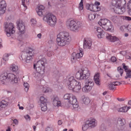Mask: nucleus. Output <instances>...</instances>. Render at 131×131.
I'll list each match as a JSON object with an SVG mask.
<instances>
[{
    "label": "nucleus",
    "instance_id": "f257e3e1",
    "mask_svg": "<svg viewBox=\"0 0 131 131\" xmlns=\"http://www.w3.org/2000/svg\"><path fill=\"white\" fill-rule=\"evenodd\" d=\"M56 40L58 46H63L71 41V38L68 32H61L57 35Z\"/></svg>",
    "mask_w": 131,
    "mask_h": 131
},
{
    "label": "nucleus",
    "instance_id": "f03ea898",
    "mask_svg": "<svg viewBox=\"0 0 131 131\" xmlns=\"http://www.w3.org/2000/svg\"><path fill=\"white\" fill-rule=\"evenodd\" d=\"M65 100H68V103L73 108H77L79 107L78 102L76 96L71 93H67L64 96Z\"/></svg>",
    "mask_w": 131,
    "mask_h": 131
},
{
    "label": "nucleus",
    "instance_id": "7ed1b4c3",
    "mask_svg": "<svg viewBox=\"0 0 131 131\" xmlns=\"http://www.w3.org/2000/svg\"><path fill=\"white\" fill-rule=\"evenodd\" d=\"M67 25L70 30L75 32L78 31L81 28L80 23L73 20H68L67 22Z\"/></svg>",
    "mask_w": 131,
    "mask_h": 131
},
{
    "label": "nucleus",
    "instance_id": "20e7f679",
    "mask_svg": "<svg viewBox=\"0 0 131 131\" xmlns=\"http://www.w3.org/2000/svg\"><path fill=\"white\" fill-rule=\"evenodd\" d=\"M90 72L89 69L85 68L83 70L79 71L76 73L75 77L78 79L82 80L86 79L85 80L88 79L90 75Z\"/></svg>",
    "mask_w": 131,
    "mask_h": 131
},
{
    "label": "nucleus",
    "instance_id": "39448f33",
    "mask_svg": "<svg viewBox=\"0 0 131 131\" xmlns=\"http://www.w3.org/2000/svg\"><path fill=\"white\" fill-rule=\"evenodd\" d=\"M98 24L105 30L112 31L113 29L111 22L107 19H101L98 22Z\"/></svg>",
    "mask_w": 131,
    "mask_h": 131
},
{
    "label": "nucleus",
    "instance_id": "423d86ee",
    "mask_svg": "<svg viewBox=\"0 0 131 131\" xmlns=\"http://www.w3.org/2000/svg\"><path fill=\"white\" fill-rule=\"evenodd\" d=\"M56 17L51 14L49 13L43 18V20L46 21L48 25L51 27H54L56 23Z\"/></svg>",
    "mask_w": 131,
    "mask_h": 131
},
{
    "label": "nucleus",
    "instance_id": "0eeeda50",
    "mask_svg": "<svg viewBox=\"0 0 131 131\" xmlns=\"http://www.w3.org/2000/svg\"><path fill=\"white\" fill-rule=\"evenodd\" d=\"M46 59L42 58L37 62L36 64L37 67L36 69L37 72L41 73V74H44L45 73V64L46 62Z\"/></svg>",
    "mask_w": 131,
    "mask_h": 131
},
{
    "label": "nucleus",
    "instance_id": "6e6552de",
    "mask_svg": "<svg viewBox=\"0 0 131 131\" xmlns=\"http://www.w3.org/2000/svg\"><path fill=\"white\" fill-rule=\"evenodd\" d=\"M85 85L82 88V91L84 92H88L91 90L92 87L90 85L93 84L92 80L89 78L85 81Z\"/></svg>",
    "mask_w": 131,
    "mask_h": 131
},
{
    "label": "nucleus",
    "instance_id": "1a4fd4ad",
    "mask_svg": "<svg viewBox=\"0 0 131 131\" xmlns=\"http://www.w3.org/2000/svg\"><path fill=\"white\" fill-rule=\"evenodd\" d=\"M14 25L12 23H9L8 25L5 26V30L8 37H10L15 32L14 29Z\"/></svg>",
    "mask_w": 131,
    "mask_h": 131
},
{
    "label": "nucleus",
    "instance_id": "9d476101",
    "mask_svg": "<svg viewBox=\"0 0 131 131\" xmlns=\"http://www.w3.org/2000/svg\"><path fill=\"white\" fill-rule=\"evenodd\" d=\"M78 82L74 78L73 76H71L68 79L67 83V85L68 88L70 90H71L73 89V88Z\"/></svg>",
    "mask_w": 131,
    "mask_h": 131
},
{
    "label": "nucleus",
    "instance_id": "9b49d317",
    "mask_svg": "<svg viewBox=\"0 0 131 131\" xmlns=\"http://www.w3.org/2000/svg\"><path fill=\"white\" fill-rule=\"evenodd\" d=\"M83 52L82 50H80L79 53H76L73 52L72 54L71 57V61L73 62H75L77 59L81 58L83 56Z\"/></svg>",
    "mask_w": 131,
    "mask_h": 131
},
{
    "label": "nucleus",
    "instance_id": "f8f14e48",
    "mask_svg": "<svg viewBox=\"0 0 131 131\" xmlns=\"http://www.w3.org/2000/svg\"><path fill=\"white\" fill-rule=\"evenodd\" d=\"M126 3L125 0H112V4L115 7H121Z\"/></svg>",
    "mask_w": 131,
    "mask_h": 131
},
{
    "label": "nucleus",
    "instance_id": "ddd939ff",
    "mask_svg": "<svg viewBox=\"0 0 131 131\" xmlns=\"http://www.w3.org/2000/svg\"><path fill=\"white\" fill-rule=\"evenodd\" d=\"M17 28L21 33H24L25 31V26L23 21L21 20L17 21L16 22Z\"/></svg>",
    "mask_w": 131,
    "mask_h": 131
},
{
    "label": "nucleus",
    "instance_id": "4468645a",
    "mask_svg": "<svg viewBox=\"0 0 131 131\" xmlns=\"http://www.w3.org/2000/svg\"><path fill=\"white\" fill-rule=\"evenodd\" d=\"M7 78L9 81L12 83H17L18 80L17 78L14 74L12 73L7 74Z\"/></svg>",
    "mask_w": 131,
    "mask_h": 131
},
{
    "label": "nucleus",
    "instance_id": "2eb2a0df",
    "mask_svg": "<svg viewBox=\"0 0 131 131\" xmlns=\"http://www.w3.org/2000/svg\"><path fill=\"white\" fill-rule=\"evenodd\" d=\"M6 6V4L5 1L2 0L0 2V15L5 13Z\"/></svg>",
    "mask_w": 131,
    "mask_h": 131
},
{
    "label": "nucleus",
    "instance_id": "dca6fc26",
    "mask_svg": "<svg viewBox=\"0 0 131 131\" xmlns=\"http://www.w3.org/2000/svg\"><path fill=\"white\" fill-rule=\"evenodd\" d=\"M90 127L92 128L95 127L97 125V121L94 119L91 118L86 122Z\"/></svg>",
    "mask_w": 131,
    "mask_h": 131
},
{
    "label": "nucleus",
    "instance_id": "f3484780",
    "mask_svg": "<svg viewBox=\"0 0 131 131\" xmlns=\"http://www.w3.org/2000/svg\"><path fill=\"white\" fill-rule=\"evenodd\" d=\"M113 10L116 13L118 14H122L125 12V9L124 7L122 8L121 7H115L113 8Z\"/></svg>",
    "mask_w": 131,
    "mask_h": 131
},
{
    "label": "nucleus",
    "instance_id": "a211bd4d",
    "mask_svg": "<svg viewBox=\"0 0 131 131\" xmlns=\"http://www.w3.org/2000/svg\"><path fill=\"white\" fill-rule=\"evenodd\" d=\"M7 74L4 73L2 74L0 76V82L2 84H4L8 80Z\"/></svg>",
    "mask_w": 131,
    "mask_h": 131
},
{
    "label": "nucleus",
    "instance_id": "6ab92c4d",
    "mask_svg": "<svg viewBox=\"0 0 131 131\" xmlns=\"http://www.w3.org/2000/svg\"><path fill=\"white\" fill-rule=\"evenodd\" d=\"M96 31L99 34L97 36L99 38H102L104 37L106 33L100 27H97L96 28Z\"/></svg>",
    "mask_w": 131,
    "mask_h": 131
},
{
    "label": "nucleus",
    "instance_id": "aec40b11",
    "mask_svg": "<svg viewBox=\"0 0 131 131\" xmlns=\"http://www.w3.org/2000/svg\"><path fill=\"white\" fill-rule=\"evenodd\" d=\"M77 83L75 84L73 88V89H71L73 91L76 92H79L81 88L80 82L78 81Z\"/></svg>",
    "mask_w": 131,
    "mask_h": 131
},
{
    "label": "nucleus",
    "instance_id": "412c9836",
    "mask_svg": "<svg viewBox=\"0 0 131 131\" xmlns=\"http://www.w3.org/2000/svg\"><path fill=\"white\" fill-rule=\"evenodd\" d=\"M52 99L53 100L52 103L54 106H59L61 105V102L59 100V99L58 97H54Z\"/></svg>",
    "mask_w": 131,
    "mask_h": 131
},
{
    "label": "nucleus",
    "instance_id": "4be33fe9",
    "mask_svg": "<svg viewBox=\"0 0 131 131\" xmlns=\"http://www.w3.org/2000/svg\"><path fill=\"white\" fill-rule=\"evenodd\" d=\"M106 38L110 41L114 42L117 40L118 39L115 36H112L108 34H106Z\"/></svg>",
    "mask_w": 131,
    "mask_h": 131
},
{
    "label": "nucleus",
    "instance_id": "5701e85b",
    "mask_svg": "<svg viewBox=\"0 0 131 131\" xmlns=\"http://www.w3.org/2000/svg\"><path fill=\"white\" fill-rule=\"evenodd\" d=\"M92 45L91 41L89 40H84V47L88 49H89Z\"/></svg>",
    "mask_w": 131,
    "mask_h": 131
},
{
    "label": "nucleus",
    "instance_id": "b1692460",
    "mask_svg": "<svg viewBox=\"0 0 131 131\" xmlns=\"http://www.w3.org/2000/svg\"><path fill=\"white\" fill-rule=\"evenodd\" d=\"M33 55H29L28 56H26L25 58H23L22 57V55L21 56V58H20V59L21 60H25V61L27 62H29L32 59V57L33 56Z\"/></svg>",
    "mask_w": 131,
    "mask_h": 131
},
{
    "label": "nucleus",
    "instance_id": "393cba45",
    "mask_svg": "<svg viewBox=\"0 0 131 131\" xmlns=\"http://www.w3.org/2000/svg\"><path fill=\"white\" fill-rule=\"evenodd\" d=\"M94 80L95 83L98 85L100 84V79L99 78V73H97L94 77Z\"/></svg>",
    "mask_w": 131,
    "mask_h": 131
},
{
    "label": "nucleus",
    "instance_id": "a878e982",
    "mask_svg": "<svg viewBox=\"0 0 131 131\" xmlns=\"http://www.w3.org/2000/svg\"><path fill=\"white\" fill-rule=\"evenodd\" d=\"M33 50L32 49L30 48L28 50H27L26 52L22 54V57L25 58L26 56H28L29 55H31L34 56V54L32 53Z\"/></svg>",
    "mask_w": 131,
    "mask_h": 131
},
{
    "label": "nucleus",
    "instance_id": "bb28decb",
    "mask_svg": "<svg viewBox=\"0 0 131 131\" xmlns=\"http://www.w3.org/2000/svg\"><path fill=\"white\" fill-rule=\"evenodd\" d=\"M82 99L83 103L85 105H88L90 102V100L89 99L88 97H85L84 96H82Z\"/></svg>",
    "mask_w": 131,
    "mask_h": 131
},
{
    "label": "nucleus",
    "instance_id": "cd10ccee",
    "mask_svg": "<svg viewBox=\"0 0 131 131\" xmlns=\"http://www.w3.org/2000/svg\"><path fill=\"white\" fill-rule=\"evenodd\" d=\"M110 19V20L114 23H116L119 20V16L113 15L111 16Z\"/></svg>",
    "mask_w": 131,
    "mask_h": 131
},
{
    "label": "nucleus",
    "instance_id": "c85d7f7f",
    "mask_svg": "<svg viewBox=\"0 0 131 131\" xmlns=\"http://www.w3.org/2000/svg\"><path fill=\"white\" fill-rule=\"evenodd\" d=\"M8 103L5 100H2L0 102V108H5L8 105Z\"/></svg>",
    "mask_w": 131,
    "mask_h": 131
},
{
    "label": "nucleus",
    "instance_id": "c756f323",
    "mask_svg": "<svg viewBox=\"0 0 131 131\" xmlns=\"http://www.w3.org/2000/svg\"><path fill=\"white\" fill-rule=\"evenodd\" d=\"M117 124L119 123L121 126H123L125 124V120L123 118L118 117L117 119Z\"/></svg>",
    "mask_w": 131,
    "mask_h": 131
},
{
    "label": "nucleus",
    "instance_id": "7c9ffc66",
    "mask_svg": "<svg viewBox=\"0 0 131 131\" xmlns=\"http://www.w3.org/2000/svg\"><path fill=\"white\" fill-rule=\"evenodd\" d=\"M18 68L17 65L12 64L10 66V69L13 72H16L18 70Z\"/></svg>",
    "mask_w": 131,
    "mask_h": 131
},
{
    "label": "nucleus",
    "instance_id": "2f4dec72",
    "mask_svg": "<svg viewBox=\"0 0 131 131\" xmlns=\"http://www.w3.org/2000/svg\"><path fill=\"white\" fill-rule=\"evenodd\" d=\"M130 108V107L129 106L127 107L126 106L120 108L118 109V111L119 112H126Z\"/></svg>",
    "mask_w": 131,
    "mask_h": 131
},
{
    "label": "nucleus",
    "instance_id": "473e14b6",
    "mask_svg": "<svg viewBox=\"0 0 131 131\" xmlns=\"http://www.w3.org/2000/svg\"><path fill=\"white\" fill-rule=\"evenodd\" d=\"M40 100L41 102V105L42 106L46 103L47 100L45 98L41 96L40 97Z\"/></svg>",
    "mask_w": 131,
    "mask_h": 131
},
{
    "label": "nucleus",
    "instance_id": "72a5a7b5",
    "mask_svg": "<svg viewBox=\"0 0 131 131\" xmlns=\"http://www.w3.org/2000/svg\"><path fill=\"white\" fill-rule=\"evenodd\" d=\"M89 128H90V127L88 124H87V123L86 122V123L83 125L82 127V129L83 130L85 131Z\"/></svg>",
    "mask_w": 131,
    "mask_h": 131
},
{
    "label": "nucleus",
    "instance_id": "f704fd0d",
    "mask_svg": "<svg viewBox=\"0 0 131 131\" xmlns=\"http://www.w3.org/2000/svg\"><path fill=\"white\" fill-rule=\"evenodd\" d=\"M93 6V4H89V3H88L86 4V7L88 10H89L90 11H92Z\"/></svg>",
    "mask_w": 131,
    "mask_h": 131
},
{
    "label": "nucleus",
    "instance_id": "c9c22d12",
    "mask_svg": "<svg viewBox=\"0 0 131 131\" xmlns=\"http://www.w3.org/2000/svg\"><path fill=\"white\" fill-rule=\"evenodd\" d=\"M43 92L46 93L49 91H51V90L50 88L46 86L45 85L43 87V89L42 90Z\"/></svg>",
    "mask_w": 131,
    "mask_h": 131
},
{
    "label": "nucleus",
    "instance_id": "e433bc0d",
    "mask_svg": "<svg viewBox=\"0 0 131 131\" xmlns=\"http://www.w3.org/2000/svg\"><path fill=\"white\" fill-rule=\"evenodd\" d=\"M122 65L123 66V68L126 72H131V70L128 69V67L127 66H126L125 63H123Z\"/></svg>",
    "mask_w": 131,
    "mask_h": 131
},
{
    "label": "nucleus",
    "instance_id": "4c0bfd02",
    "mask_svg": "<svg viewBox=\"0 0 131 131\" xmlns=\"http://www.w3.org/2000/svg\"><path fill=\"white\" fill-rule=\"evenodd\" d=\"M96 16V15L94 14H90L88 16L89 19L90 20H93L95 18Z\"/></svg>",
    "mask_w": 131,
    "mask_h": 131
},
{
    "label": "nucleus",
    "instance_id": "58836bf2",
    "mask_svg": "<svg viewBox=\"0 0 131 131\" xmlns=\"http://www.w3.org/2000/svg\"><path fill=\"white\" fill-rule=\"evenodd\" d=\"M109 88L110 89L112 90H115L116 89V87L112 82L111 83L108 85Z\"/></svg>",
    "mask_w": 131,
    "mask_h": 131
},
{
    "label": "nucleus",
    "instance_id": "ea45409f",
    "mask_svg": "<svg viewBox=\"0 0 131 131\" xmlns=\"http://www.w3.org/2000/svg\"><path fill=\"white\" fill-rule=\"evenodd\" d=\"M24 85L25 87V91H27L29 87V84L26 82H24Z\"/></svg>",
    "mask_w": 131,
    "mask_h": 131
},
{
    "label": "nucleus",
    "instance_id": "a19ab883",
    "mask_svg": "<svg viewBox=\"0 0 131 131\" xmlns=\"http://www.w3.org/2000/svg\"><path fill=\"white\" fill-rule=\"evenodd\" d=\"M10 55L8 54H5L4 55L3 57V59L5 61L8 60V57Z\"/></svg>",
    "mask_w": 131,
    "mask_h": 131
},
{
    "label": "nucleus",
    "instance_id": "79ce46f5",
    "mask_svg": "<svg viewBox=\"0 0 131 131\" xmlns=\"http://www.w3.org/2000/svg\"><path fill=\"white\" fill-rule=\"evenodd\" d=\"M83 0H81L79 4V8L80 10H82L83 9Z\"/></svg>",
    "mask_w": 131,
    "mask_h": 131
},
{
    "label": "nucleus",
    "instance_id": "37998d69",
    "mask_svg": "<svg viewBox=\"0 0 131 131\" xmlns=\"http://www.w3.org/2000/svg\"><path fill=\"white\" fill-rule=\"evenodd\" d=\"M41 110L42 111H45L47 110V107L46 103L42 106L41 105Z\"/></svg>",
    "mask_w": 131,
    "mask_h": 131
},
{
    "label": "nucleus",
    "instance_id": "c03bdc74",
    "mask_svg": "<svg viewBox=\"0 0 131 131\" xmlns=\"http://www.w3.org/2000/svg\"><path fill=\"white\" fill-rule=\"evenodd\" d=\"M43 74H41V73L37 72L35 73V76L36 78H42V75Z\"/></svg>",
    "mask_w": 131,
    "mask_h": 131
},
{
    "label": "nucleus",
    "instance_id": "a18cd8bd",
    "mask_svg": "<svg viewBox=\"0 0 131 131\" xmlns=\"http://www.w3.org/2000/svg\"><path fill=\"white\" fill-rule=\"evenodd\" d=\"M44 8V7L43 5H39L38 6L37 8L36 9V10L43 11Z\"/></svg>",
    "mask_w": 131,
    "mask_h": 131
},
{
    "label": "nucleus",
    "instance_id": "49530a36",
    "mask_svg": "<svg viewBox=\"0 0 131 131\" xmlns=\"http://www.w3.org/2000/svg\"><path fill=\"white\" fill-rule=\"evenodd\" d=\"M128 13L129 15H131V0L129 2Z\"/></svg>",
    "mask_w": 131,
    "mask_h": 131
},
{
    "label": "nucleus",
    "instance_id": "de8ad7c7",
    "mask_svg": "<svg viewBox=\"0 0 131 131\" xmlns=\"http://www.w3.org/2000/svg\"><path fill=\"white\" fill-rule=\"evenodd\" d=\"M117 70L118 72L120 73L121 75L122 76V74L123 72V70L120 67L117 68Z\"/></svg>",
    "mask_w": 131,
    "mask_h": 131
},
{
    "label": "nucleus",
    "instance_id": "09e8293b",
    "mask_svg": "<svg viewBox=\"0 0 131 131\" xmlns=\"http://www.w3.org/2000/svg\"><path fill=\"white\" fill-rule=\"evenodd\" d=\"M121 18L127 20H131V17L128 16H121Z\"/></svg>",
    "mask_w": 131,
    "mask_h": 131
},
{
    "label": "nucleus",
    "instance_id": "8fccbe9b",
    "mask_svg": "<svg viewBox=\"0 0 131 131\" xmlns=\"http://www.w3.org/2000/svg\"><path fill=\"white\" fill-rule=\"evenodd\" d=\"M36 10L38 14L39 15V16H42L43 15V11L39 10Z\"/></svg>",
    "mask_w": 131,
    "mask_h": 131
},
{
    "label": "nucleus",
    "instance_id": "3c124183",
    "mask_svg": "<svg viewBox=\"0 0 131 131\" xmlns=\"http://www.w3.org/2000/svg\"><path fill=\"white\" fill-rule=\"evenodd\" d=\"M126 72V76L125 77V78L127 79L128 78H130L131 77V74L130 73L131 72Z\"/></svg>",
    "mask_w": 131,
    "mask_h": 131
},
{
    "label": "nucleus",
    "instance_id": "603ef678",
    "mask_svg": "<svg viewBox=\"0 0 131 131\" xmlns=\"http://www.w3.org/2000/svg\"><path fill=\"white\" fill-rule=\"evenodd\" d=\"M30 21L31 24V25H34L36 24V21L35 19H31Z\"/></svg>",
    "mask_w": 131,
    "mask_h": 131
},
{
    "label": "nucleus",
    "instance_id": "864d4df0",
    "mask_svg": "<svg viewBox=\"0 0 131 131\" xmlns=\"http://www.w3.org/2000/svg\"><path fill=\"white\" fill-rule=\"evenodd\" d=\"M24 117L26 120L29 121L30 120V117L28 115H27L25 116Z\"/></svg>",
    "mask_w": 131,
    "mask_h": 131
},
{
    "label": "nucleus",
    "instance_id": "5fc2aeb1",
    "mask_svg": "<svg viewBox=\"0 0 131 131\" xmlns=\"http://www.w3.org/2000/svg\"><path fill=\"white\" fill-rule=\"evenodd\" d=\"M113 84L115 86H116L117 85H119L121 84V83L118 82L117 81H115L113 82H112Z\"/></svg>",
    "mask_w": 131,
    "mask_h": 131
},
{
    "label": "nucleus",
    "instance_id": "6e6d98bb",
    "mask_svg": "<svg viewBox=\"0 0 131 131\" xmlns=\"http://www.w3.org/2000/svg\"><path fill=\"white\" fill-rule=\"evenodd\" d=\"M46 131H53V128L51 127H48L46 129Z\"/></svg>",
    "mask_w": 131,
    "mask_h": 131
},
{
    "label": "nucleus",
    "instance_id": "4d7b16f0",
    "mask_svg": "<svg viewBox=\"0 0 131 131\" xmlns=\"http://www.w3.org/2000/svg\"><path fill=\"white\" fill-rule=\"evenodd\" d=\"M111 61L113 62H115L116 60V59L115 57H112L111 58Z\"/></svg>",
    "mask_w": 131,
    "mask_h": 131
},
{
    "label": "nucleus",
    "instance_id": "13d9d810",
    "mask_svg": "<svg viewBox=\"0 0 131 131\" xmlns=\"http://www.w3.org/2000/svg\"><path fill=\"white\" fill-rule=\"evenodd\" d=\"M96 5H95L93 4L92 11L94 12H96Z\"/></svg>",
    "mask_w": 131,
    "mask_h": 131
},
{
    "label": "nucleus",
    "instance_id": "bf43d9fd",
    "mask_svg": "<svg viewBox=\"0 0 131 131\" xmlns=\"http://www.w3.org/2000/svg\"><path fill=\"white\" fill-rule=\"evenodd\" d=\"M52 51H49L47 52V56L49 57H51L52 56Z\"/></svg>",
    "mask_w": 131,
    "mask_h": 131
},
{
    "label": "nucleus",
    "instance_id": "052dcab7",
    "mask_svg": "<svg viewBox=\"0 0 131 131\" xmlns=\"http://www.w3.org/2000/svg\"><path fill=\"white\" fill-rule=\"evenodd\" d=\"M94 5L97 6H98L100 5V3L99 2H97V1H96L95 2Z\"/></svg>",
    "mask_w": 131,
    "mask_h": 131
},
{
    "label": "nucleus",
    "instance_id": "680f3d73",
    "mask_svg": "<svg viewBox=\"0 0 131 131\" xmlns=\"http://www.w3.org/2000/svg\"><path fill=\"white\" fill-rule=\"evenodd\" d=\"M22 5H23L24 6V7H26V8H27V6H26L25 5V0H22Z\"/></svg>",
    "mask_w": 131,
    "mask_h": 131
},
{
    "label": "nucleus",
    "instance_id": "e2e57ef3",
    "mask_svg": "<svg viewBox=\"0 0 131 131\" xmlns=\"http://www.w3.org/2000/svg\"><path fill=\"white\" fill-rule=\"evenodd\" d=\"M96 12L100 11L101 10V8L99 6H96Z\"/></svg>",
    "mask_w": 131,
    "mask_h": 131
},
{
    "label": "nucleus",
    "instance_id": "0e129e2a",
    "mask_svg": "<svg viewBox=\"0 0 131 131\" xmlns=\"http://www.w3.org/2000/svg\"><path fill=\"white\" fill-rule=\"evenodd\" d=\"M13 122L15 124H18V122L16 119H15L13 120Z\"/></svg>",
    "mask_w": 131,
    "mask_h": 131
},
{
    "label": "nucleus",
    "instance_id": "69168bd1",
    "mask_svg": "<svg viewBox=\"0 0 131 131\" xmlns=\"http://www.w3.org/2000/svg\"><path fill=\"white\" fill-rule=\"evenodd\" d=\"M127 29L130 31H131V25H129L128 26Z\"/></svg>",
    "mask_w": 131,
    "mask_h": 131
},
{
    "label": "nucleus",
    "instance_id": "338daca9",
    "mask_svg": "<svg viewBox=\"0 0 131 131\" xmlns=\"http://www.w3.org/2000/svg\"><path fill=\"white\" fill-rule=\"evenodd\" d=\"M125 27L124 26H121L120 28V29L122 31H123Z\"/></svg>",
    "mask_w": 131,
    "mask_h": 131
},
{
    "label": "nucleus",
    "instance_id": "774afa93",
    "mask_svg": "<svg viewBox=\"0 0 131 131\" xmlns=\"http://www.w3.org/2000/svg\"><path fill=\"white\" fill-rule=\"evenodd\" d=\"M131 56L129 55L127 56L126 57V58L127 59H131Z\"/></svg>",
    "mask_w": 131,
    "mask_h": 131
}]
</instances>
